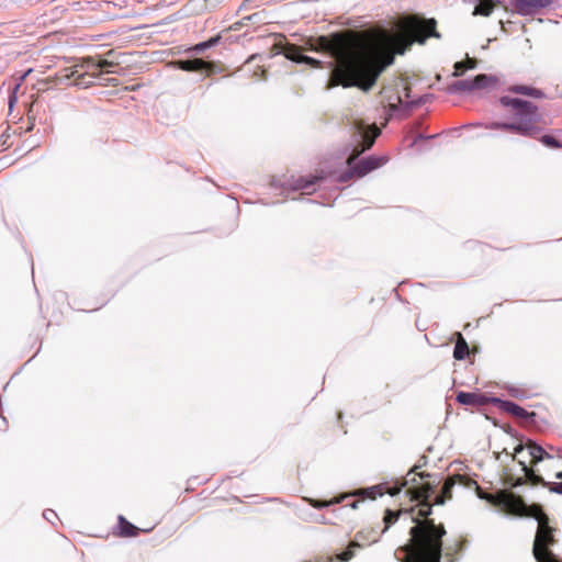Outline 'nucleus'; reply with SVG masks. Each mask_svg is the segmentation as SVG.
Returning <instances> with one entry per match:
<instances>
[{
    "label": "nucleus",
    "mask_w": 562,
    "mask_h": 562,
    "mask_svg": "<svg viewBox=\"0 0 562 562\" xmlns=\"http://www.w3.org/2000/svg\"><path fill=\"white\" fill-rule=\"evenodd\" d=\"M397 26L395 33L375 26L317 37L313 48L326 52L335 59L328 86L356 87L368 92L382 72L394 64L396 55L405 54L414 43L423 45L429 37H441L432 18L409 14L403 16Z\"/></svg>",
    "instance_id": "f257e3e1"
},
{
    "label": "nucleus",
    "mask_w": 562,
    "mask_h": 562,
    "mask_svg": "<svg viewBox=\"0 0 562 562\" xmlns=\"http://www.w3.org/2000/svg\"><path fill=\"white\" fill-rule=\"evenodd\" d=\"M431 505L425 503L412 518L414 525L409 529V539L395 551L401 562H440L442 557L443 537L447 535L442 522L436 524L430 518Z\"/></svg>",
    "instance_id": "f03ea898"
},
{
    "label": "nucleus",
    "mask_w": 562,
    "mask_h": 562,
    "mask_svg": "<svg viewBox=\"0 0 562 562\" xmlns=\"http://www.w3.org/2000/svg\"><path fill=\"white\" fill-rule=\"evenodd\" d=\"M499 104L509 113V120L492 122L486 126L490 130L535 138L548 124L539 112L538 105L531 101L505 94L499 98Z\"/></svg>",
    "instance_id": "7ed1b4c3"
},
{
    "label": "nucleus",
    "mask_w": 562,
    "mask_h": 562,
    "mask_svg": "<svg viewBox=\"0 0 562 562\" xmlns=\"http://www.w3.org/2000/svg\"><path fill=\"white\" fill-rule=\"evenodd\" d=\"M417 469L418 467L414 465L408 471L400 485L387 487L385 484H379L364 490H360L358 494L363 495L370 499H375L376 497L383 496L384 494L395 496L401 492L403 487L407 486L406 493L409 495L411 501L418 502L417 506L420 508L423 504L429 503L428 499L435 491V485L429 482L419 483L417 477L423 480L426 476L428 477L429 474L418 473Z\"/></svg>",
    "instance_id": "20e7f679"
},
{
    "label": "nucleus",
    "mask_w": 562,
    "mask_h": 562,
    "mask_svg": "<svg viewBox=\"0 0 562 562\" xmlns=\"http://www.w3.org/2000/svg\"><path fill=\"white\" fill-rule=\"evenodd\" d=\"M549 518H542L538 525L532 553L537 562H562L557 559L550 547L557 543L554 536L555 528L550 526Z\"/></svg>",
    "instance_id": "39448f33"
},
{
    "label": "nucleus",
    "mask_w": 562,
    "mask_h": 562,
    "mask_svg": "<svg viewBox=\"0 0 562 562\" xmlns=\"http://www.w3.org/2000/svg\"><path fill=\"white\" fill-rule=\"evenodd\" d=\"M479 498L485 499L493 506L501 507L506 513L516 516H521L525 509L524 499L520 496H516L513 493L506 491H499L496 494H490L481 488L479 490Z\"/></svg>",
    "instance_id": "423d86ee"
},
{
    "label": "nucleus",
    "mask_w": 562,
    "mask_h": 562,
    "mask_svg": "<svg viewBox=\"0 0 562 562\" xmlns=\"http://www.w3.org/2000/svg\"><path fill=\"white\" fill-rule=\"evenodd\" d=\"M387 162L386 156H370L367 158H363L356 162V160L352 162L351 166H348V171L344 172L339 177V181L346 182L351 180L352 178H362L370 173L371 171L382 167Z\"/></svg>",
    "instance_id": "0eeeda50"
},
{
    "label": "nucleus",
    "mask_w": 562,
    "mask_h": 562,
    "mask_svg": "<svg viewBox=\"0 0 562 562\" xmlns=\"http://www.w3.org/2000/svg\"><path fill=\"white\" fill-rule=\"evenodd\" d=\"M456 484H461L465 486L467 488H473L479 496V490H481V486L477 484L476 481L472 480L471 477L467 475L461 474H454L452 476H449L441 488V493L437 495L434 499V503H429L432 505H443L446 501L452 498V487Z\"/></svg>",
    "instance_id": "6e6552de"
},
{
    "label": "nucleus",
    "mask_w": 562,
    "mask_h": 562,
    "mask_svg": "<svg viewBox=\"0 0 562 562\" xmlns=\"http://www.w3.org/2000/svg\"><path fill=\"white\" fill-rule=\"evenodd\" d=\"M521 465V470L524 472V476L517 477L512 482V486L517 487L529 483L531 485H542L548 487L550 492L562 494V481L560 483H550L544 481V479L535 473L531 468H528L524 461L519 462Z\"/></svg>",
    "instance_id": "1a4fd4ad"
},
{
    "label": "nucleus",
    "mask_w": 562,
    "mask_h": 562,
    "mask_svg": "<svg viewBox=\"0 0 562 562\" xmlns=\"http://www.w3.org/2000/svg\"><path fill=\"white\" fill-rule=\"evenodd\" d=\"M273 54H283L288 59L296 63L318 65L319 63L302 54L301 48L290 43H276L272 46Z\"/></svg>",
    "instance_id": "9d476101"
},
{
    "label": "nucleus",
    "mask_w": 562,
    "mask_h": 562,
    "mask_svg": "<svg viewBox=\"0 0 562 562\" xmlns=\"http://www.w3.org/2000/svg\"><path fill=\"white\" fill-rule=\"evenodd\" d=\"M380 130L373 124L367 130L361 131L362 143L355 146L352 153L347 159V165L351 166L355 160L367 149H370L374 144L376 137L380 135Z\"/></svg>",
    "instance_id": "9b49d317"
},
{
    "label": "nucleus",
    "mask_w": 562,
    "mask_h": 562,
    "mask_svg": "<svg viewBox=\"0 0 562 562\" xmlns=\"http://www.w3.org/2000/svg\"><path fill=\"white\" fill-rule=\"evenodd\" d=\"M177 66L179 69L184 71H206V76L210 77L216 71H222L223 68L218 65H216L213 61H205L201 58H194V59H187V60H178Z\"/></svg>",
    "instance_id": "f8f14e48"
},
{
    "label": "nucleus",
    "mask_w": 562,
    "mask_h": 562,
    "mask_svg": "<svg viewBox=\"0 0 562 562\" xmlns=\"http://www.w3.org/2000/svg\"><path fill=\"white\" fill-rule=\"evenodd\" d=\"M514 9L521 15H531L551 4V0H512Z\"/></svg>",
    "instance_id": "ddd939ff"
},
{
    "label": "nucleus",
    "mask_w": 562,
    "mask_h": 562,
    "mask_svg": "<svg viewBox=\"0 0 562 562\" xmlns=\"http://www.w3.org/2000/svg\"><path fill=\"white\" fill-rule=\"evenodd\" d=\"M117 535L123 538H131L138 536L139 531L148 532L151 530L149 529H139L138 527L134 526L132 522H130L124 516L120 515L117 518Z\"/></svg>",
    "instance_id": "4468645a"
},
{
    "label": "nucleus",
    "mask_w": 562,
    "mask_h": 562,
    "mask_svg": "<svg viewBox=\"0 0 562 562\" xmlns=\"http://www.w3.org/2000/svg\"><path fill=\"white\" fill-rule=\"evenodd\" d=\"M87 68L92 71L93 75L100 76L102 74L103 69L113 67L117 65V63H114L113 60H110L108 58H94V57H88L85 60Z\"/></svg>",
    "instance_id": "2eb2a0df"
},
{
    "label": "nucleus",
    "mask_w": 562,
    "mask_h": 562,
    "mask_svg": "<svg viewBox=\"0 0 562 562\" xmlns=\"http://www.w3.org/2000/svg\"><path fill=\"white\" fill-rule=\"evenodd\" d=\"M324 178V176L300 177L294 180L292 188L294 190H302L305 194H311L315 190L314 184Z\"/></svg>",
    "instance_id": "dca6fc26"
},
{
    "label": "nucleus",
    "mask_w": 562,
    "mask_h": 562,
    "mask_svg": "<svg viewBox=\"0 0 562 562\" xmlns=\"http://www.w3.org/2000/svg\"><path fill=\"white\" fill-rule=\"evenodd\" d=\"M507 91L509 93L528 95L535 99H542L544 97L542 90L527 85H510L507 87Z\"/></svg>",
    "instance_id": "f3484780"
},
{
    "label": "nucleus",
    "mask_w": 562,
    "mask_h": 562,
    "mask_svg": "<svg viewBox=\"0 0 562 562\" xmlns=\"http://www.w3.org/2000/svg\"><path fill=\"white\" fill-rule=\"evenodd\" d=\"M526 448L528 449L529 456L531 458L530 463L532 465L544 459L551 458V456L541 446L532 441H528Z\"/></svg>",
    "instance_id": "a211bd4d"
},
{
    "label": "nucleus",
    "mask_w": 562,
    "mask_h": 562,
    "mask_svg": "<svg viewBox=\"0 0 562 562\" xmlns=\"http://www.w3.org/2000/svg\"><path fill=\"white\" fill-rule=\"evenodd\" d=\"M503 408L508 414H510L515 417H518V418H522V419H527V418L535 416L533 412L529 413L524 407L519 406L518 404H516L514 402H504Z\"/></svg>",
    "instance_id": "6ab92c4d"
},
{
    "label": "nucleus",
    "mask_w": 562,
    "mask_h": 562,
    "mask_svg": "<svg viewBox=\"0 0 562 562\" xmlns=\"http://www.w3.org/2000/svg\"><path fill=\"white\" fill-rule=\"evenodd\" d=\"M457 402L462 405L477 406L483 404V397L477 393L459 392L457 394Z\"/></svg>",
    "instance_id": "aec40b11"
},
{
    "label": "nucleus",
    "mask_w": 562,
    "mask_h": 562,
    "mask_svg": "<svg viewBox=\"0 0 562 562\" xmlns=\"http://www.w3.org/2000/svg\"><path fill=\"white\" fill-rule=\"evenodd\" d=\"M521 517H532L537 519L538 525L542 521V518H549L542 510V506L539 504L527 505L525 503V509L522 512Z\"/></svg>",
    "instance_id": "412c9836"
},
{
    "label": "nucleus",
    "mask_w": 562,
    "mask_h": 562,
    "mask_svg": "<svg viewBox=\"0 0 562 562\" xmlns=\"http://www.w3.org/2000/svg\"><path fill=\"white\" fill-rule=\"evenodd\" d=\"M469 355V346L461 333H457V341L453 350V357L457 360H463Z\"/></svg>",
    "instance_id": "4be33fe9"
},
{
    "label": "nucleus",
    "mask_w": 562,
    "mask_h": 562,
    "mask_svg": "<svg viewBox=\"0 0 562 562\" xmlns=\"http://www.w3.org/2000/svg\"><path fill=\"white\" fill-rule=\"evenodd\" d=\"M495 8V3L492 0H480L474 8V15L490 16Z\"/></svg>",
    "instance_id": "5701e85b"
},
{
    "label": "nucleus",
    "mask_w": 562,
    "mask_h": 562,
    "mask_svg": "<svg viewBox=\"0 0 562 562\" xmlns=\"http://www.w3.org/2000/svg\"><path fill=\"white\" fill-rule=\"evenodd\" d=\"M476 64H477L476 59L469 58V57L464 61L456 63L453 76H456V77L462 76L467 69L475 68Z\"/></svg>",
    "instance_id": "b1692460"
},
{
    "label": "nucleus",
    "mask_w": 562,
    "mask_h": 562,
    "mask_svg": "<svg viewBox=\"0 0 562 562\" xmlns=\"http://www.w3.org/2000/svg\"><path fill=\"white\" fill-rule=\"evenodd\" d=\"M220 41H221V35H216L205 42H201V43L194 45L193 47L190 48V50L200 54V53H203L205 49L215 46L216 44L220 43Z\"/></svg>",
    "instance_id": "393cba45"
},
{
    "label": "nucleus",
    "mask_w": 562,
    "mask_h": 562,
    "mask_svg": "<svg viewBox=\"0 0 562 562\" xmlns=\"http://www.w3.org/2000/svg\"><path fill=\"white\" fill-rule=\"evenodd\" d=\"M347 497H348L347 495H342L340 497H334V498H331L329 501H318V499L310 498L308 499V504L311 506H313L314 508L321 509L323 507H328L330 505L338 504V503L342 502V499H345Z\"/></svg>",
    "instance_id": "a878e982"
},
{
    "label": "nucleus",
    "mask_w": 562,
    "mask_h": 562,
    "mask_svg": "<svg viewBox=\"0 0 562 562\" xmlns=\"http://www.w3.org/2000/svg\"><path fill=\"white\" fill-rule=\"evenodd\" d=\"M472 81L473 90H481L488 87L493 82V78L487 75H477Z\"/></svg>",
    "instance_id": "bb28decb"
},
{
    "label": "nucleus",
    "mask_w": 562,
    "mask_h": 562,
    "mask_svg": "<svg viewBox=\"0 0 562 562\" xmlns=\"http://www.w3.org/2000/svg\"><path fill=\"white\" fill-rule=\"evenodd\" d=\"M360 546L357 543V542H351L348 548L341 552L340 554H337L336 555V559L341 561V562H348L349 560H351L353 558V548H359Z\"/></svg>",
    "instance_id": "cd10ccee"
},
{
    "label": "nucleus",
    "mask_w": 562,
    "mask_h": 562,
    "mask_svg": "<svg viewBox=\"0 0 562 562\" xmlns=\"http://www.w3.org/2000/svg\"><path fill=\"white\" fill-rule=\"evenodd\" d=\"M402 514V510H398V512H393L391 509H386L385 512V515H384V524H385V528H384V531L392 525L394 524L397 519H398V516Z\"/></svg>",
    "instance_id": "c85d7f7f"
},
{
    "label": "nucleus",
    "mask_w": 562,
    "mask_h": 562,
    "mask_svg": "<svg viewBox=\"0 0 562 562\" xmlns=\"http://www.w3.org/2000/svg\"><path fill=\"white\" fill-rule=\"evenodd\" d=\"M540 142L548 146V147H551V148H560L562 145L560 144V142L554 138L553 136L551 135H543L541 138H540Z\"/></svg>",
    "instance_id": "c756f323"
},
{
    "label": "nucleus",
    "mask_w": 562,
    "mask_h": 562,
    "mask_svg": "<svg viewBox=\"0 0 562 562\" xmlns=\"http://www.w3.org/2000/svg\"><path fill=\"white\" fill-rule=\"evenodd\" d=\"M453 88L458 91H473L471 80H459L453 85Z\"/></svg>",
    "instance_id": "7c9ffc66"
},
{
    "label": "nucleus",
    "mask_w": 562,
    "mask_h": 562,
    "mask_svg": "<svg viewBox=\"0 0 562 562\" xmlns=\"http://www.w3.org/2000/svg\"><path fill=\"white\" fill-rule=\"evenodd\" d=\"M76 83L77 85H88V83H90V81H85V75H82V76L78 75V77L76 78Z\"/></svg>",
    "instance_id": "2f4dec72"
},
{
    "label": "nucleus",
    "mask_w": 562,
    "mask_h": 562,
    "mask_svg": "<svg viewBox=\"0 0 562 562\" xmlns=\"http://www.w3.org/2000/svg\"><path fill=\"white\" fill-rule=\"evenodd\" d=\"M524 451V446L519 445L515 448V454H514V458L519 454L520 452Z\"/></svg>",
    "instance_id": "473e14b6"
},
{
    "label": "nucleus",
    "mask_w": 562,
    "mask_h": 562,
    "mask_svg": "<svg viewBox=\"0 0 562 562\" xmlns=\"http://www.w3.org/2000/svg\"><path fill=\"white\" fill-rule=\"evenodd\" d=\"M357 504H358V501H352V503L350 504V506H351L352 508H357Z\"/></svg>",
    "instance_id": "72a5a7b5"
},
{
    "label": "nucleus",
    "mask_w": 562,
    "mask_h": 562,
    "mask_svg": "<svg viewBox=\"0 0 562 562\" xmlns=\"http://www.w3.org/2000/svg\"><path fill=\"white\" fill-rule=\"evenodd\" d=\"M555 477H557V479H562V472H558V473L555 474Z\"/></svg>",
    "instance_id": "f704fd0d"
},
{
    "label": "nucleus",
    "mask_w": 562,
    "mask_h": 562,
    "mask_svg": "<svg viewBox=\"0 0 562 562\" xmlns=\"http://www.w3.org/2000/svg\"><path fill=\"white\" fill-rule=\"evenodd\" d=\"M112 55H113V50H109V52L106 53V56H108V57H110V56H112Z\"/></svg>",
    "instance_id": "c9c22d12"
},
{
    "label": "nucleus",
    "mask_w": 562,
    "mask_h": 562,
    "mask_svg": "<svg viewBox=\"0 0 562 562\" xmlns=\"http://www.w3.org/2000/svg\"><path fill=\"white\" fill-rule=\"evenodd\" d=\"M76 74H78V71H77V70L72 71L70 77H75V76H76Z\"/></svg>",
    "instance_id": "e433bc0d"
},
{
    "label": "nucleus",
    "mask_w": 562,
    "mask_h": 562,
    "mask_svg": "<svg viewBox=\"0 0 562 562\" xmlns=\"http://www.w3.org/2000/svg\"><path fill=\"white\" fill-rule=\"evenodd\" d=\"M327 561L328 562H334V559L333 558H328Z\"/></svg>",
    "instance_id": "4c0bfd02"
}]
</instances>
